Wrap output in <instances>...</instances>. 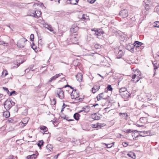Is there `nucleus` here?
<instances>
[{
  "label": "nucleus",
  "instance_id": "f257e3e1",
  "mask_svg": "<svg viewBox=\"0 0 159 159\" xmlns=\"http://www.w3.org/2000/svg\"><path fill=\"white\" fill-rule=\"evenodd\" d=\"M138 74H135L132 75V79L133 81L134 82L136 83L139 81L140 79L143 77V76L139 70L137 71Z\"/></svg>",
  "mask_w": 159,
  "mask_h": 159
},
{
  "label": "nucleus",
  "instance_id": "f03ea898",
  "mask_svg": "<svg viewBox=\"0 0 159 159\" xmlns=\"http://www.w3.org/2000/svg\"><path fill=\"white\" fill-rule=\"evenodd\" d=\"M27 40L24 38L20 39L17 43V46L20 48H23L25 45V42Z\"/></svg>",
  "mask_w": 159,
  "mask_h": 159
},
{
  "label": "nucleus",
  "instance_id": "7ed1b4c3",
  "mask_svg": "<svg viewBox=\"0 0 159 159\" xmlns=\"http://www.w3.org/2000/svg\"><path fill=\"white\" fill-rule=\"evenodd\" d=\"M12 106V104L10 100H7L4 103V108L7 111L9 110Z\"/></svg>",
  "mask_w": 159,
  "mask_h": 159
},
{
  "label": "nucleus",
  "instance_id": "20e7f679",
  "mask_svg": "<svg viewBox=\"0 0 159 159\" xmlns=\"http://www.w3.org/2000/svg\"><path fill=\"white\" fill-rule=\"evenodd\" d=\"M78 39L79 37L78 36V35L76 34H73L70 36V38L69 41L71 42L70 43L75 44V42L78 40Z\"/></svg>",
  "mask_w": 159,
  "mask_h": 159
},
{
  "label": "nucleus",
  "instance_id": "39448f33",
  "mask_svg": "<svg viewBox=\"0 0 159 159\" xmlns=\"http://www.w3.org/2000/svg\"><path fill=\"white\" fill-rule=\"evenodd\" d=\"M152 108H151L150 111L152 117L156 118V113H157V107L154 104H152Z\"/></svg>",
  "mask_w": 159,
  "mask_h": 159
},
{
  "label": "nucleus",
  "instance_id": "423d86ee",
  "mask_svg": "<svg viewBox=\"0 0 159 159\" xmlns=\"http://www.w3.org/2000/svg\"><path fill=\"white\" fill-rule=\"evenodd\" d=\"M62 88H59L56 91L57 95L61 99H63L64 98V94L63 91L61 90Z\"/></svg>",
  "mask_w": 159,
  "mask_h": 159
},
{
  "label": "nucleus",
  "instance_id": "0eeeda50",
  "mask_svg": "<svg viewBox=\"0 0 159 159\" xmlns=\"http://www.w3.org/2000/svg\"><path fill=\"white\" fill-rule=\"evenodd\" d=\"M41 12L38 10L35 11L34 12L32 13L31 14L28 15V16H31L36 18L40 17L41 16Z\"/></svg>",
  "mask_w": 159,
  "mask_h": 159
},
{
  "label": "nucleus",
  "instance_id": "6e6552de",
  "mask_svg": "<svg viewBox=\"0 0 159 159\" xmlns=\"http://www.w3.org/2000/svg\"><path fill=\"white\" fill-rule=\"evenodd\" d=\"M134 43L131 44V43H129L126 45V49L129 51L133 53L134 52Z\"/></svg>",
  "mask_w": 159,
  "mask_h": 159
},
{
  "label": "nucleus",
  "instance_id": "1a4fd4ad",
  "mask_svg": "<svg viewBox=\"0 0 159 159\" xmlns=\"http://www.w3.org/2000/svg\"><path fill=\"white\" fill-rule=\"evenodd\" d=\"M119 14L123 18H126L127 17L128 15V12L126 9L122 10L120 12Z\"/></svg>",
  "mask_w": 159,
  "mask_h": 159
},
{
  "label": "nucleus",
  "instance_id": "9d476101",
  "mask_svg": "<svg viewBox=\"0 0 159 159\" xmlns=\"http://www.w3.org/2000/svg\"><path fill=\"white\" fill-rule=\"evenodd\" d=\"M71 97L72 99L77 98L79 97V93H77L76 90H73L70 94Z\"/></svg>",
  "mask_w": 159,
  "mask_h": 159
},
{
  "label": "nucleus",
  "instance_id": "9b49d317",
  "mask_svg": "<svg viewBox=\"0 0 159 159\" xmlns=\"http://www.w3.org/2000/svg\"><path fill=\"white\" fill-rule=\"evenodd\" d=\"M122 98L124 99H127L130 95V93H129L127 91L124 92L120 94Z\"/></svg>",
  "mask_w": 159,
  "mask_h": 159
},
{
  "label": "nucleus",
  "instance_id": "f8f14e48",
  "mask_svg": "<svg viewBox=\"0 0 159 159\" xmlns=\"http://www.w3.org/2000/svg\"><path fill=\"white\" fill-rule=\"evenodd\" d=\"M97 98L98 101L102 99H106L107 98V97L104 95L103 93L99 94L97 97Z\"/></svg>",
  "mask_w": 159,
  "mask_h": 159
},
{
  "label": "nucleus",
  "instance_id": "ddd939ff",
  "mask_svg": "<svg viewBox=\"0 0 159 159\" xmlns=\"http://www.w3.org/2000/svg\"><path fill=\"white\" fill-rule=\"evenodd\" d=\"M117 52L118 53H117L116 58H120L123 56L124 55V51L121 50H117Z\"/></svg>",
  "mask_w": 159,
  "mask_h": 159
},
{
  "label": "nucleus",
  "instance_id": "4468645a",
  "mask_svg": "<svg viewBox=\"0 0 159 159\" xmlns=\"http://www.w3.org/2000/svg\"><path fill=\"white\" fill-rule=\"evenodd\" d=\"M79 29V27L76 25H73L70 29V31L72 33L76 32Z\"/></svg>",
  "mask_w": 159,
  "mask_h": 159
},
{
  "label": "nucleus",
  "instance_id": "2eb2a0df",
  "mask_svg": "<svg viewBox=\"0 0 159 159\" xmlns=\"http://www.w3.org/2000/svg\"><path fill=\"white\" fill-rule=\"evenodd\" d=\"M103 31L101 29H97L95 31V34L98 36H101L104 34Z\"/></svg>",
  "mask_w": 159,
  "mask_h": 159
},
{
  "label": "nucleus",
  "instance_id": "dca6fc26",
  "mask_svg": "<svg viewBox=\"0 0 159 159\" xmlns=\"http://www.w3.org/2000/svg\"><path fill=\"white\" fill-rule=\"evenodd\" d=\"M77 80L79 82L82 81L83 79V75L81 73H78L75 76Z\"/></svg>",
  "mask_w": 159,
  "mask_h": 159
},
{
  "label": "nucleus",
  "instance_id": "f3484780",
  "mask_svg": "<svg viewBox=\"0 0 159 159\" xmlns=\"http://www.w3.org/2000/svg\"><path fill=\"white\" fill-rule=\"evenodd\" d=\"M43 26L45 28L47 29L50 31H52L53 30L51 25H48V24L44 23L43 24Z\"/></svg>",
  "mask_w": 159,
  "mask_h": 159
},
{
  "label": "nucleus",
  "instance_id": "a211bd4d",
  "mask_svg": "<svg viewBox=\"0 0 159 159\" xmlns=\"http://www.w3.org/2000/svg\"><path fill=\"white\" fill-rule=\"evenodd\" d=\"M39 128L41 130L43 131V134H47V132H48V128L45 126H40L39 127Z\"/></svg>",
  "mask_w": 159,
  "mask_h": 159
},
{
  "label": "nucleus",
  "instance_id": "6ab92c4d",
  "mask_svg": "<svg viewBox=\"0 0 159 159\" xmlns=\"http://www.w3.org/2000/svg\"><path fill=\"white\" fill-rule=\"evenodd\" d=\"M143 44L138 41H135L134 43V47L137 48H139V47L142 45Z\"/></svg>",
  "mask_w": 159,
  "mask_h": 159
},
{
  "label": "nucleus",
  "instance_id": "aec40b11",
  "mask_svg": "<svg viewBox=\"0 0 159 159\" xmlns=\"http://www.w3.org/2000/svg\"><path fill=\"white\" fill-rule=\"evenodd\" d=\"M143 5L145 7V9L147 10L149 9V2L148 0H144L143 1Z\"/></svg>",
  "mask_w": 159,
  "mask_h": 159
},
{
  "label": "nucleus",
  "instance_id": "412c9836",
  "mask_svg": "<svg viewBox=\"0 0 159 159\" xmlns=\"http://www.w3.org/2000/svg\"><path fill=\"white\" fill-rule=\"evenodd\" d=\"M100 88V86H97L96 85L94 86L92 88V93H96L97 91H98Z\"/></svg>",
  "mask_w": 159,
  "mask_h": 159
},
{
  "label": "nucleus",
  "instance_id": "4be33fe9",
  "mask_svg": "<svg viewBox=\"0 0 159 159\" xmlns=\"http://www.w3.org/2000/svg\"><path fill=\"white\" fill-rule=\"evenodd\" d=\"M137 133L139 132L140 133V134H139V136H142V137H144V136H147L148 135H147L146 134H147V133L146 132V131H138V132H136Z\"/></svg>",
  "mask_w": 159,
  "mask_h": 159
},
{
  "label": "nucleus",
  "instance_id": "5701e85b",
  "mask_svg": "<svg viewBox=\"0 0 159 159\" xmlns=\"http://www.w3.org/2000/svg\"><path fill=\"white\" fill-rule=\"evenodd\" d=\"M38 154H33L28 155L27 157V159H35L37 157Z\"/></svg>",
  "mask_w": 159,
  "mask_h": 159
},
{
  "label": "nucleus",
  "instance_id": "b1692460",
  "mask_svg": "<svg viewBox=\"0 0 159 159\" xmlns=\"http://www.w3.org/2000/svg\"><path fill=\"white\" fill-rule=\"evenodd\" d=\"M91 117L94 120H98L100 119L99 116H98L97 114L96 113L92 114Z\"/></svg>",
  "mask_w": 159,
  "mask_h": 159
},
{
  "label": "nucleus",
  "instance_id": "393cba45",
  "mask_svg": "<svg viewBox=\"0 0 159 159\" xmlns=\"http://www.w3.org/2000/svg\"><path fill=\"white\" fill-rule=\"evenodd\" d=\"M82 109L84 113H86L89 111V107L88 106H85L83 107Z\"/></svg>",
  "mask_w": 159,
  "mask_h": 159
},
{
  "label": "nucleus",
  "instance_id": "a878e982",
  "mask_svg": "<svg viewBox=\"0 0 159 159\" xmlns=\"http://www.w3.org/2000/svg\"><path fill=\"white\" fill-rule=\"evenodd\" d=\"M127 155L133 159H135V154L132 152H130L127 154Z\"/></svg>",
  "mask_w": 159,
  "mask_h": 159
},
{
  "label": "nucleus",
  "instance_id": "bb28decb",
  "mask_svg": "<svg viewBox=\"0 0 159 159\" xmlns=\"http://www.w3.org/2000/svg\"><path fill=\"white\" fill-rule=\"evenodd\" d=\"M66 2L67 4H70L72 5H76L78 2H75L74 0H67Z\"/></svg>",
  "mask_w": 159,
  "mask_h": 159
},
{
  "label": "nucleus",
  "instance_id": "cd10ccee",
  "mask_svg": "<svg viewBox=\"0 0 159 159\" xmlns=\"http://www.w3.org/2000/svg\"><path fill=\"white\" fill-rule=\"evenodd\" d=\"M152 63L153 65L154 70H155V72H154V75L155 73L156 70L158 68L159 65L158 64H157V63H154V62H152Z\"/></svg>",
  "mask_w": 159,
  "mask_h": 159
},
{
  "label": "nucleus",
  "instance_id": "c85d7f7f",
  "mask_svg": "<svg viewBox=\"0 0 159 159\" xmlns=\"http://www.w3.org/2000/svg\"><path fill=\"white\" fill-rule=\"evenodd\" d=\"M80 116L78 113H76L74 115V117L75 120H79Z\"/></svg>",
  "mask_w": 159,
  "mask_h": 159
},
{
  "label": "nucleus",
  "instance_id": "c756f323",
  "mask_svg": "<svg viewBox=\"0 0 159 159\" xmlns=\"http://www.w3.org/2000/svg\"><path fill=\"white\" fill-rule=\"evenodd\" d=\"M3 116L6 118L9 117L10 116V114L9 111H6L3 112Z\"/></svg>",
  "mask_w": 159,
  "mask_h": 159
},
{
  "label": "nucleus",
  "instance_id": "7c9ffc66",
  "mask_svg": "<svg viewBox=\"0 0 159 159\" xmlns=\"http://www.w3.org/2000/svg\"><path fill=\"white\" fill-rule=\"evenodd\" d=\"M44 142L43 140H40L38 142V145L39 147V148H41Z\"/></svg>",
  "mask_w": 159,
  "mask_h": 159
},
{
  "label": "nucleus",
  "instance_id": "2f4dec72",
  "mask_svg": "<svg viewBox=\"0 0 159 159\" xmlns=\"http://www.w3.org/2000/svg\"><path fill=\"white\" fill-rule=\"evenodd\" d=\"M152 27L159 28V21H157L155 22L153 26L152 25Z\"/></svg>",
  "mask_w": 159,
  "mask_h": 159
},
{
  "label": "nucleus",
  "instance_id": "473e14b6",
  "mask_svg": "<svg viewBox=\"0 0 159 159\" xmlns=\"http://www.w3.org/2000/svg\"><path fill=\"white\" fill-rule=\"evenodd\" d=\"M89 17L87 16L86 15L83 14L82 16V17L81 18V19L83 20H84L86 19H89Z\"/></svg>",
  "mask_w": 159,
  "mask_h": 159
},
{
  "label": "nucleus",
  "instance_id": "72a5a7b5",
  "mask_svg": "<svg viewBox=\"0 0 159 159\" xmlns=\"http://www.w3.org/2000/svg\"><path fill=\"white\" fill-rule=\"evenodd\" d=\"M46 148L47 149L51 151L52 149L53 146L51 144H48Z\"/></svg>",
  "mask_w": 159,
  "mask_h": 159
},
{
  "label": "nucleus",
  "instance_id": "f704fd0d",
  "mask_svg": "<svg viewBox=\"0 0 159 159\" xmlns=\"http://www.w3.org/2000/svg\"><path fill=\"white\" fill-rule=\"evenodd\" d=\"M125 91H127L126 89L125 88H122L120 89L119 92L120 93H122L123 92H124Z\"/></svg>",
  "mask_w": 159,
  "mask_h": 159
},
{
  "label": "nucleus",
  "instance_id": "c9c22d12",
  "mask_svg": "<svg viewBox=\"0 0 159 159\" xmlns=\"http://www.w3.org/2000/svg\"><path fill=\"white\" fill-rule=\"evenodd\" d=\"M57 78V77L56 76V75L55 76H54L51 78L49 80V82H51L52 81L55 80H56V79Z\"/></svg>",
  "mask_w": 159,
  "mask_h": 159
},
{
  "label": "nucleus",
  "instance_id": "e433bc0d",
  "mask_svg": "<svg viewBox=\"0 0 159 159\" xmlns=\"http://www.w3.org/2000/svg\"><path fill=\"white\" fill-rule=\"evenodd\" d=\"M103 144L105 145L107 148H111L112 146V145H111V144H107L106 143H103Z\"/></svg>",
  "mask_w": 159,
  "mask_h": 159
},
{
  "label": "nucleus",
  "instance_id": "4c0bfd02",
  "mask_svg": "<svg viewBox=\"0 0 159 159\" xmlns=\"http://www.w3.org/2000/svg\"><path fill=\"white\" fill-rule=\"evenodd\" d=\"M128 133H131V132H138V131L137 130H132L131 129H128Z\"/></svg>",
  "mask_w": 159,
  "mask_h": 159
},
{
  "label": "nucleus",
  "instance_id": "58836bf2",
  "mask_svg": "<svg viewBox=\"0 0 159 159\" xmlns=\"http://www.w3.org/2000/svg\"><path fill=\"white\" fill-rule=\"evenodd\" d=\"M134 133H133L132 134V136L133 137H134L136 139V138H138V136H139V134L138 135H136V134ZM133 139H134V138H133ZM135 140H137V139H135Z\"/></svg>",
  "mask_w": 159,
  "mask_h": 159
},
{
  "label": "nucleus",
  "instance_id": "ea45409f",
  "mask_svg": "<svg viewBox=\"0 0 159 159\" xmlns=\"http://www.w3.org/2000/svg\"><path fill=\"white\" fill-rule=\"evenodd\" d=\"M107 89L109 91H112V88L111 85L108 84L107 86Z\"/></svg>",
  "mask_w": 159,
  "mask_h": 159
},
{
  "label": "nucleus",
  "instance_id": "a19ab883",
  "mask_svg": "<svg viewBox=\"0 0 159 159\" xmlns=\"http://www.w3.org/2000/svg\"><path fill=\"white\" fill-rule=\"evenodd\" d=\"M67 106V105H65L64 103H63V105L62 106V108L61 109V112H62L64 110V108Z\"/></svg>",
  "mask_w": 159,
  "mask_h": 159
},
{
  "label": "nucleus",
  "instance_id": "79ce46f5",
  "mask_svg": "<svg viewBox=\"0 0 159 159\" xmlns=\"http://www.w3.org/2000/svg\"><path fill=\"white\" fill-rule=\"evenodd\" d=\"M94 47L96 49H99L101 47V46L98 44H96L94 45Z\"/></svg>",
  "mask_w": 159,
  "mask_h": 159
},
{
  "label": "nucleus",
  "instance_id": "37998d69",
  "mask_svg": "<svg viewBox=\"0 0 159 159\" xmlns=\"http://www.w3.org/2000/svg\"><path fill=\"white\" fill-rule=\"evenodd\" d=\"M16 92L15 91H13L11 92L10 93V94H9V95L10 96H11L13 94H16Z\"/></svg>",
  "mask_w": 159,
  "mask_h": 159
},
{
  "label": "nucleus",
  "instance_id": "c03bdc74",
  "mask_svg": "<svg viewBox=\"0 0 159 159\" xmlns=\"http://www.w3.org/2000/svg\"><path fill=\"white\" fill-rule=\"evenodd\" d=\"M30 40L31 41H33L34 39V35L33 34H32L30 36Z\"/></svg>",
  "mask_w": 159,
  "mask_h": 159
},
{
  "label": "nucleus",
  "instance_id": "a18cd8bd",
  "mask_svg": "<svg viewBox=\"0 0 159 159\" xmlns=\"http://www.w3.org/2000/svg\"><path fill=\"white\" fill-rule=\"evenodd\" d=\"M122 144L124 147H126L128 145V143L127 142H123Z\"/></svg>",
  "mask_w": 159,
  "mask_h": 159
},
{
  "label": "nucleus",
  "instance_id": "49530a36",
  "mask_svg": "<svg viewBox=\"0 0 159 159\" xmlns=\"http://www.w3.org/2000/svg\"><path fill=\"white\" fill-rule=\"evenodd\" d=\"M96 0H88V2L90 3H93Z\"/></svg>",
  "mask_w": 159,
  "mask_h": 159
},
{
  "label": "nucleus",
  "instance_id": "de8ad7c7",
  "mask_svg": "<svg viewBox=\"0 0 159 159\" xmlns=\"http://www.w3.org/2000/svg\"><path fill=\"white\" fill-rule=\"evenodd\" d=\"M84 99V98H77L76 99V100L77 101H78L79 102H81L83 101V100Z\"/></svg>",
  "mask_w": 159,
  "mask_h": 159
},
{
  "label": "nucleus",
  "instance_id": "09e8293b",
  "mask_svg": "<svg viewBox=\"0 0 159 159\" xmlns=\"http://www.w3.org/2000/svg\"><path fill=\"white\" fill-rule=\"evenodd\" d=\"M5 73L4 76H6L8 75V73L6 71H3L2 72V75H4V74Z\"/></svg>",
  "mask_w": 159,
  "mask_h": 159
},
{
  "label": "nucleus",
  "instance_id": "8fccbe9b",
  "mask_svg": "<svg viewBox=\"0 0 159 159\" xmlns=\"http://www.w3.org/2000/svg\"><path fill=\"white\" fill-rule=\"evenodd\" d=\"M92 125V127L94 128H97L98 127L99 125L98 124H97V125Z\"/></svg>",
  "mask_w": 159,
  "mask_h": 159
},
{
  "label": "nucleus",
  "instance_id": "3c124183",
  "mask_svg": "<svg viewBox=\"0 0 159 159\" xmlns=\"http://www.w3.org/2000/svg\"><path fill=\"white\" fill-rule=\"evenodd\" d=\"M53 103V104L55 105L56 103V101L55 99H54L53 100V102H52Z\"/></svg>",
  "mask_w": 159,
  "mask_h": 159
},
{
  "label": "nucleus",
  "instance_id": "603ef678",
  "mask_svg": "<svg viewBox=\"0 0 159 159\" xmlns=\"http://www.w3.org/2000/svg\"><path fill=\"white\" fill-rule=\"evenodd\" d=\"M143 46H142L139 47V48H138L139 49H140V50H140V51H141L143 49Z\"/></svg>",
  "mask_w": 159,
  "mask_h": 159
},
{
  "label": "nucleus",
  "instance_id": "864d4df0",
  "mask_svg": "<svg viewBox=\"0 0 159 159\" xmlns=\"http://www.w3.org/2000/svg\"><path fill=\"white\" fill-rule=\"evenodd\" d=\"M61 75H63V74L62 73H61V74H57L56 75V76L57 77V78H58Z\"/></svg>",
  "mask_w": 159,
  "mask_h": 159
},
{
  "label": "nucleus",
  "instance_id": "5fc2aeb1",
  "mask_svg": "<svg viewBox=\"0 0 159 159\" xmlns=\"http://www.w3.org/2000/svg\"><path fill=\"white\" fill-rule=\"evenodd\" d=\"M126 62L130 64H131L132 63L131 61L129 60H127L126 61Z\"/></svg>",
  "mask_w": 159,
  "mask_h": 159
},
{
  "label": "nucleus",
  "instance_id": "6e6d98bb",
  "mask_svg": "<svg viewBox=\"0 0 159 159\" xmlns=\"http://www.w3.org/2000/svg\"><path fill=\"white\" fill-rule=\"evenodd\" d=\"M64 119H66V120H68L69 121H73V120H71V119L68 120V119H67L66 117H65L64 118Z\"/></svg>",
  "mask_w": 159,
  "mask_h": 159
},
{
  "label": "nucleus",
  "instance_id": "4d7b16f0",
  "mask_svg": "<svg viewBox=\"0 0 159 159\" xmlns=\"http://www.w3.org/2000/svg\"><path fill=\"white\" fill-rule=\"evenodd\" d=\"M32 48L34 49V50H35V49H36V48L35 47V46L34 45V46H33L32 47Z\"/></svg>",
  "mask_w": 159,
  "mask_h": 159
},
{
  "label": "nucleus",
  "instance_id": "13d9d810",
  "mask_svg": "<svg viewBox=\"0 0 159 159\" xmlns=\"http://www.w3.org/2000/svg\"><path fill=\"white\" fill-rule=\"evenodd\" d=\"M3 89L5 91H7L8 90V89L7 88H6V87H3Z\"/></svg>",
  "mask_w": 159,
  "mask_h": 159
},
{
  "label": "nucleus",
  "instance_id": "bf43d9fd",
  "mask_svg": "<svg viewBox=\"0 0 159 159\" xmlns=\"http://www.w3.org/2000/svg\"><path fill=\"white\" fill-rule=\"evenodd\" d=\"M67 87H70V85H68V84H67L66 85H65L64 87V88H65Z\"/></svg>",
  "mask_w": 159,
  "mask_h": 159
},
{
  "label": "nucleus",
  "instance_id": "052dcab7",
  "mask_svg": "<svg viewBox=\"0 0 159 159\" xmlns=\"http://www.w3.org/2000/svg\"><path fill=\"white\" fill-rule=\"evenodd\" d=\"M136 125L137 126H138L139 127H142L143 126L142 125H139L138 124H136Z\"/></svg>",
  "mask_w": 159,
  "mask_h": 159
},
{
  "label": "nucleus",
  "instance_id": "680f3d73",
  "mask_svg": "<svg viewBox=\"0 0 159 159\" xmlns=\"http://www.w3.org/2000/svg\"><path fill=\"white\" fill-rule=\"evenodd\" d=\"M29 70V69H26L25 70V72H28V71Z\"/></svg>",
  "mask_w": 159,
  "mask_h": 159
},
{
  "label": "nucleus",
  "instance_id": "e2e57ef3",
  "mask_svg": "<svg viewBox=\"0 0 159 159\" xmlns=\"http://www.w3.org/2000/svg\"><path fill=\"white\" fill-rule=\"evenodd\" d=\"M146 104V103L145 102L144 103V104L143 106L144 107H146L147 106L145 104Z\"/></svg>",
  "mask_w": 159,
  "mask_h": 159
},
{
  "label": "nucleus",
  "instance_id": "0e129e2a",
  "mask_svg": "<svg viewBox=\"0 0 159 159\" xmlns=\"http://www.w3.org/2000/svg\"><path fill=\"white\" fill-rule=\"evenodd\" d=\"M98 75H99L100 76H101V77H102V78H104V77L102 76L100 74H98Z\"/></svg>",
  "mask_w": 159,
  "mask_h": 159
},
{
  "label": "nucleus",
  "instance_id": "69168bd1",
  "mask_svg": "<svg viewBox=\"0 0 159 159\" xmlns=\"http://www.w3.org/2000/svg\"><path fill=\"white\" fill-rule=\"evenodd\" d=\"M28 121H27L25 123L24 122H23V121L22 122V123H23L24 124H26L28 123Z\"/></svg>",
  "mask_w": 159,
  "mask_h": 159
},
{
  "label": "nucleus",
  "instance_id": "338daca9",
  "mask_svg": "<svg viewBox=\"0 0 159 159\" xmlns=\"http://www.w3.org/2000/svg\"><path fill=\"white\" fill-rule=\"evenodd\" d=\"M127 131H128V129L125 130L124 131V132H125V133H128Z\"/></svg>",
  "mask_w": 159,
  "mask_h": 159
},
{
  "label": "nucleus",
  "instance_id": "774afa93",
  "mask_svg": "<svg viewBox=\"0 0 159 159\" xmlns=\"http://www.w3.org/2000/svg\"><path fill=\"white\" fill-rule=\"evenodd\" d=\"M82 112H84L83 110L79 111V113H81Z\"/></svg>",
  "mask_w": 159,
  "mask_h": 159
}]
</instances>
